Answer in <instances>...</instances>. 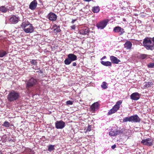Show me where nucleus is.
<instances>
[{
  "label": "nucleus",
  "instance_id": "nucleus-1",
  "mask_svg": "<svg viewBox=\"0 0 154 154\" xmlns=\"http://www.w3.org/2000/svg\"><path fill=\"white\" fill-rule=\"evenodd\" d=\"M19 97V93L16 91L13 90L9 93L8 99L10 102H11L18 99Z\"/></svg>",
  "mask_w": 154,
  "mask_h": 154
},
{
  "label": "nucleus",
  "instance_id": "nucleus-2",
  "mask_svg": "<svg viewBox=\"0 0 154 154\" xmlns=\"http://www.w3.org/2000/svg\"><path fill=\"white\" fill-rule=\"evenodd\" d=\"M143 44L146 49L152 50L154 49V44L150 39H145L143 42Z\"/></svg>",
  "mask_w": 154,
  "mask_h": 154
},
{
  "label": "nucleus",
  "instance_id": "nucleus-3",
  "mask_svg": "<svg viewBox=\"0 0 154 154\" xmlns=\"http://www.w3.org/2000/svg\"><path fill=\"white\" fill-rule=\"evenodd\" d=\"M77 59V57L73 54H70L67 55V58H66L64 61L66 65H69L71 63Z\"/></svg>",
  "mask_w": 154,
  "mask_h": 154
},
{
  "label": "nucleus",
  "instance_id": "nucleus-4",
  "mask_svg": "<svg viewBox=\"0 0 154 154\" xmlns=\"http://www.w3.org/2000/svg\"><path fill=\"white\" fill-rule=\"evenodd\" d=\"M37 83V79L33 77H32L29 80L26 81V88L28 89L29 88L33 87Z\"/></svg>",
  "mask_w": 154,
  "mask_h": 154
},
{
  "label": "nucleus",
  "instance_id": "nucleus-5",
  "mask_svg": "<svg viewBox=\"0 0 154 154\" xmlns=\"http://www.w3.org/2000/svg\"><path fill=\"white\" fill-rule=\"evenodd\" d=\"M109 21L107 19L101 21L97 24L96 26L98 29H103L106 26Z\"/></svg>",
  "mask_w": 154,
  "mask_h": 154
},
{
  "label": "nucleus",
  "instance_id": "nucleus-6",
  "mask_svg": "<svg viewBox=\"0 0 154 154\" xmlns=\"http://www.w3.org/2000/svg\"><path fill=\"white\" fill-rule=\"evenodd\" d=\"M9 20L11 24H16L19 21L20 18L16 15H13L10 18Z\"/></svg>",
  "mask_w": 154,
  "mask_h": 154
},
{
  "label": "nucleus",
  "instance_id": "nucleus-7",
  "mask_svg": "<svg viewBox=\"0 0 154 154\" xmlns=\"http://www.w3.org/2000/svg\"><path fill=\"white\" fill-rule=\"evenodd\" d=\"M65 126V122L62 120L57 121L55 123V127L57 129H62Z\"/></svg>",
  "mask_w": 154,
  "mask_h": 154
},
{
  "label": "nucleus",
  "instance_id": "nucleus-8",
  "mask_svg": "<svg viewBox=\"0 0 154 154\" xmlns=\"http://www.w3.org/2000/svg\"><path fill=\"white\" fill-rule=\"evenodd\" d=\"M113 31L115 32L119 33V35H122L125 32L124 29L119 26L115 27L113 29Z\"/></svg>",
  "mask_w": 154,
  "mask_h": 154
},
{
  "label": "nucleus",
  "instance_id": "nucleus-9",
  "mask_svg": "<svg viewBox=\"0 0 154 154\" xmlns=\"http://www.w3.org/2000/svg\"><path fill=\"white\" fill-rule=\"evenodd\" d=\"M51 29L52 30L54 34L55 35H57L58 32L61 31L60 26H57L56 24L53 26Z\"/></svg>",
  "mask_w": 154,
  "mask_h": 154
},
{
  "label": "nucleus",
  "instance_id": "nucleus-10",
  "mask_svg": "<svg viewBox=\"0 0 154 154\" xmlns=\"http://www.w3.org/2000/svg\"><path fill=\"white\" fill-rule=\"evenodd\" d=\"M152 142V140L150 138L143 140L141 141V143L143 144L149 146L153 145Z\"/></svg>",
  "mask_w": 154,
  "mask_h": 154
},
{
  "label": "nucleus",
  "instance_id": "nucleus-11",
  "mask_svg": "<svg viewBox=\"0 0 154 154\" xmlns=\"http://www.w3.org/2000/svg\"><path fill=\"white\" fill-rule=\"evenodd\" d=\"M48 16L49 20L52 21H55L57 18V15L53 12H50Z\"/></svg>",
  "mask_w": 154,
  "mask_h": 154
},
{
  "label": "nucleus",
  "instance_id": "nucleus-12",
  "mask_svg": "<svg viewBox=\"0 0 154 154\" xmlns=\"http://www.w3.org/2000/svg\"><path fill=\"white\" fill-rule=\"evenodd\" d=\"M90 30L88 27H85L83 29L79 30V32L80 34L85 35L88 33Z\"/></svg>",
  "mask_w": 154,
  "mask_h": 154
},
{
  "label": "nucleus",
  "instance_id": "nucleus-13",
  "mask_svg": "<svg viewBox=\"0 0 154 154\" xmlns=\"http://www.w3.org/2000/svg\"><path fill=\"white\" fill-rule=\"evenodd\" d=\"M37 2L36 0H34L30 4L29 8L32 10H35L37 6Z\"/></svg>",
  "mask_w": 154,
  "mask_h": 154
},
{
  "label": "nucleus",
  "instance_id": "nucleus-14",
  "mask_svg": "<svg viewBox=\"0 0 154 154\" xmlns=\"http://www.w3.org/2000/svg\"><path fill=\"white\" fill-rule=\"evenodd\" d=\"M31 24L27 20H23L22 23L20 25V26L21 28L23 30Z\"/></svg>",
  "mask_w": 154,
  "mask_h": 154
},
{
  "label": "nucleus",
  "instance_id": "nucleus-15",
  "mask_svg": "<svg viewBox=\"0 0 154 154\" xmlns=\"http://www.w3.org/2000/svg\"><path fill=\"white\" fill-rule=\"evenodd\" d=\"M131 122H139L140 121V118L137 115L131 116Z\"/></svg>",
  "mask_w": 154,
  "mask_h": 154
},
{
  "label": "nucleus",
  "instance_id": "nucleus-16",
  "mask_svg": "<svg viewBox=\"0 0 154 154\" xmlns=\"http://www.w3.org/2000/svg\"><path fill=\"white\" fill-rule=\"evenodd\" d=\"M140 94L137 92H135L132 93L131 95V99L134 100H137L140 98Z\"/></svg>",
  "mask_w": 154,
  "mask_h": 154
},
{
  "label": "nucleus",
  "instance_id": "nucleus-17",
  "mask_svg": "<svg viewBox=\"0 0 154 154\" xmlns=\"http://www.w3.org/2000/svg\"><path fill=\"white\" fill-rule=\"evenodd\" d=\"M24 32L26 33H31L33 31V27L32 25L31 24L29 25V26L26 27L23 29Z\"/></svg>",
  "mask_w": 154,
  "mask_h": 154
},
{
  "label": "nucleus",
  "instance_id": "nucleus-18",
  "mask_svg": "<svg viewBox=\"0 0 154 154\" xmlns=\"http://www.w3.org/2000/svg\"><path fill=\"white\" fill-rule=\"evenodd\" d=\"M110 58L112 62L113 63L118 64L121 61L119 60L114 56H111Z\"/></svg>",
  "mask_w": 154,
  "mask_h": 154
},
{
  "label": "nucleus",
  "instance_id": "nucleus-19",
  "mask_svg": "<svg viewBox=\"0 0 154 154\" xmlns=\"http://www.w3.org/2000/svg\"><path fill=\"white\" fill-rule=\"evenodd\" d=\"M122 103V100H119L117 102L116 104L113 107V108L115 109L116 111L119 110L120 107V105Z\"/></svg>",
  "mask_w": 154,
  "mask_h": 154
},
{
  "label": "nucleus",
  "instance_id": "nucleus-20",
  "mask_svg": "<svg viewBox=\"0 0 154 154\" xmlns=\"http://www.w3.org/2000/svg\"><path fill=\"white\" fill-rule=\"evenodd\" d=\"M99 107V104L98 102L94 103L91 106L92 110L94 111L97 110Z\"/></svg>",
  "mask_w": 154,
  "mask_h": 154
},
{
  "label": "nucleus",
  "instance_id": "nucleus-21",
  "mask_svg": "<svg viewBox=\"0 0 154 154\" xmlns=\"http://www.w3.org/2000/svg\"><path fill=\"white\" fill-rule=\"evenodd\" d=\"M132 46V44L129 41H127L124 45L125 47L128 50H130Z\"/></svg>",
  "mask_w": 154,
  "mask_h": 154
},
{
  "label": "nucleus",
  "instance_id": "nucleus-22",
  "mask_svg": "<svg viewBox=\"0 0 154 154\" xmlns=\"http://www.w3.org/2000/svg\"><path fill=\"white\" fill-rule=\"evenodd\" d=\"M153 85L152 82H145L143 83V88H148L152 87Z\"/></svg>",
  "mask_w": 154,
  "mask_h": 154
},
{
  "label": "nucleus",
  "instance_id": "nucleus-23",
  "mask_svg": "<svg viewBox=\"0 0 154 154\" xmlns=\"http://www.w3.org/2000/svg\"><path fill=\"white\" fill-rule=\"evenodd\" d=\"M101 63L103 65L106 66H111L112 65L111 63L108 61H101Z\"/></svg>",
  "mask_w": 154,
  "mask_h": 154
},
{
  "label": "nucleus",
  "instance_id": "nucleus-24",
  "mask_svg": "<svg viewBox=\"0 0 154 154\" xmlns=\"http://www.w3.org/2000/svg\"><path fill=\"white\" fill-rule=\"evenodd\" d=\"M92 11L94 13H97L100 11V8L99 6H94L93 7Z\"/></svg>",
  "mask_w": 154,
  "mask_h": 154
},
{
  "label": "nucleus",
  "instance_id": "nucleus-25",
  "mask_svg": "<svg viewBox=\"0 0 154 154\" xmlns=\"http://www.w3.org/2000/svg\"><path fill=\"white\" fill-rule=\"evenodd\" d=\"M131 122V116L129 117H126L124 118L123 120V122Z\"/></svg>",
  "mask_w": 154,
  "mask_h": 154
},
{
  "label": "nucleus",
  "instance_id": "nucleus-26",
  "mask_svg": "<svg viewBox=\"0 0 154 154\" xmlns=\"http://www.w3.org/2000/svg\"><path fill=\"white\" fill-rule=\"evenodd\" d=\"M107 83L105 82H103L102 84L101 85V88L104 89H106L107 88Z\"/></svg>",
  "mask_w": 154,
  "mask_h": 154
},
{
  "label": "nucleus",
  "instance_id": "nucleus-27",
  "mask_svg": "<svg viewBox=\"0 0 154 154\" xmlns=\"http://www.w3.org/2000/svg\"><path fill=\"white\" fill-rule=\"evenodd\" d=\"M8 9L7 8L4 6H2L1 7V11L2 12H6Z\"/></svg>",
  "mask_w": 154,
  "mask_h": 154
},
{
  "label": "nucleus",
  "instance_id": "nucleus-28",
  "mask_svg": "<svg viewBox=\"0 0 154 154\" xmlns=\"http://www.w3.org/2000/svg\"><path fill=\"white\" fill-rule=\"evenodd\" d=\"M149 55L146 54H141L139 56V58L141 59H144L146 58Z\"/></svg>",
  "mask_w": 154,
  "mask_h": 154
},
{
  "label": "nucleus",
  "instance_id": "nucleus-29",
  "mask_svg": "<svg viewBox=\"0 0 154 154\" xmlns=\"http://www.w3.org/2000/svg\"><path fill=\"white\" fill-rule=\"evenodd\" d=\"M30 63L32 65H36L37 64V60H32L30 61Z\"/></svg>",
  "mask_w": 154,
  "mask_h": 154
},
{
  "label": "nucleus",
  "instance_id": "nucleus-30",
  "mask_svg": "<svg viewBox=\"0 0 154 154\" xmlns=\"http://www.w3.org/2000/svg\"><path fill=\"white\" fill-rule=\"evenodd\" d=\"M116 111L113 108L111 109L108 112V115H110L116 112Z\"/></svg>",
  "mask_w": 154,
  "mask_h": 154
},
{
  "label": "nucleus",
  "instance_id": "nucleus-31",
  "mask_svg": "<svg viewBox=\"0 0 154 154\" xmlns=\"http://www.w3.org/2000/svg\"><path fill=\"white\" fill-rule=\"evenodd\" d=\"M2 125L8 128L9 127L10 124L7 121H5Z\"/></svg>",
  "mask_w": 154,
  "mask_h": 154
},
{
  "label": "nucleus",
  "instance_id": "nucleus-32",
  "mask_svg": "<svg viewBox=\"0 0 154 154\" xmlns=\"http://www.w3.org/2000/svg\"><path fill=\"white\" fill-rule=\"evenodd\" d=\"M54 149V146L51 145L49 146L48 148V150L49 151H51Z\"/></svg>",
  "mask_w": 154,
  "mask_h": 154
},
{
  "label": "nucleus",
  "instance_id": "nucleus-33",
  "mask_svg": "<svg viewBox=\"0 0 154 154\" xmlns=\"http://www.w3.org/2000/svg\"><path fill=\"white\" fill-rule=\"evenodd\" d=\"M7 54L6 51L4 50L1 51V57H3Z\"/></svg>",
  "mask_w": 154,
  "mask_h": 154
},
{
  "label": "nucleus",
  "instance_id": "nucleus-34",
  "mask_svg": "<svg viewBox=\"0 0 154 154\" xmlns=\"http://www.w3.org/2000/svg\"><path fill=\"white\" fill-rule=\"evenodd\" d=\"M149 68H153L154 67V63H150L147 65Z\"/></svg>",
  "mask_w": 154,
  "mask_h": 154
},
{
  "label": "nucleus",
  "instance_id": "nucleus-35",
  "mask_svg": "<svg viewBox=\"0 0 154 154\" xmlns=\"http://www.w3.org/2000/svg\"><path fill=\"white\" fill-rule=\"evenodd\" d=\"M66 103L67 105H72L73 104V102L70 100H68L66 102Z\"/></svg>",
  "mask_w": 154,
  "mask_h": 154
},
{
  "label": "nucleus",
  "instance_id": "nucleus-36",
  "mask_svg": "<svg viewBox=\"0 0 154 154\" xmlns=\"http://www.w3.org/2000/svg\"><path fill=\"white\" fill-rule=\"evenodd\" d=\"M91 125H88L86 130V131H90L91 130Z\"/></svg>",
  "mask_w": 154,
  "mask_h": 154
},
{
  "label": "nucleus",
  "instance_id": "nucleus-37",
  "mask_svg": "<svg viewBox=\"0 0 154 154\" xmlns=\"http://www.w3.org/2000/svg\"><path fill=\"white\" fill-rule=\"evenodd\" d=\"M76 26L75 25H73L70 26V28L72 30H75V29Z\"/></svg>",
  "mask_w": 154,
  "mask_h": 154
},
{
  "label": "nucleus",
  "instance_id": "nucleus-38",
  "mask_svg": "<svg viewBox=\"0 0 154 154\" xmlns=\"http://www.w3.org/2000/svg\"><path fill=\"white\" fill-rule=\"evenodd\" d=\"M123 134V131L121 130H119L117 131V134H116V135H117V134Z\"/></svg>",
  "mask_w": 154,
  "mask_h": 154
},
{
  "label": "nucleus",
  "instance_id": "nucleus-39",
  "mask_svg": "<svg viewBox=\"0 0 154 154\" xmlns=\"http://www.w3.org/2000/svg\"><path fill=\"white\" fill-rule=\"evenodd\" d=\"M36 72H38L39 73H40V74H43V70H40L39 71H37Z\"/></svg>",
  "mask_w": 154,
  "mask_h": 154
},
{
  "label": "nucleus",
  "instance_id": "nucleus-40",
  "mask_svg": "<svg viewBox=\"0 0 154 154\" xmlns=\"http://www.w3.org/2000/svg\"><path fill=\"white\" fill-rule=\"evenodd\" d=\"M72 64V66H75L77 65V64L76 62L73 63Z\"/></svg>",
  "mask_w": 154,
  "mask_h": 154
},
{
  "label": "nucleus",
  "instance_id": "nucleus-41",
  "mask_svg": "<svg viewBox=\"0 0 154 154\" xmlns=\"http://www.w3.org/2000/svg\"><path fill=\"white\" fill-rule=\"evenodd\" d=\"M116 145H113L112 146L111 148L112 149H114L116 147Z\"/></svg>",
  "mask_w": 154,
  "mask_h": 154
},
{
  "label": "nucleus",
  "instance_id": "nucleus-42",
  "mask_svg": "<svg viewBox=\"0 0 154 154\" xmlns=\"http://www.w3.org/2000/svg\"><path fill=\"white\" fill-rule=\"evenodd\" d=\"M76 21V20L74 19V20H72L71 22V23L73 24L74 23V22Z\"/></svg>",
  "mask_w": 154,
  "mask_h": 154
},
{
  "label": "nucleus",
  "instance_id": "nucleus-43",
  "mask_svg": "<svg viewBox=\"0 0 154 154\" xmlns=\"http://www.w3.org/2000/svg\"><path fill=\"white\" fill-rule=\"evenodd\" d=\"M84 0L85 1H86V2H89L91 1L92 0Z\"/></svg>",
  "mask_w": 154,
  "mask_h": 154
},
{
  "label": "nucleus",
  "instance_id": "nucleus-44",
  "mask_svg": "<svg viewBox=\"0 0 154 154\" xmlns=\"http://www.w3.org/2000/svg\"><path fill=\"white\" fill-rule=\"evenodd\" d=\"M106 57V56H104L103 57V58H102V59H105V58Z\"/></svg>",
  "mask_w": 154,
  "mask_h": 154
},
{
  "label": "nucleus",
  "instance_id": "nucleus-45",
  "mask_svg": "<svg viewBox=\"0 0 154 154\" xmlns=\"http://www.w3.org/2000/svg\"><path fill=\"white\" fill-rule=\"evenodd\" d=\"M152 41L154 43V37L152 38Z\"/></svg>",
  "mask_w": 154,
  "mask_h": 154
},
{
  "label": "nucleus",
  "instance_id": "nucleus-46",
  "mask_svg": "<svg viewBox=\"0 0 154 154\" xmlns=\"http://www.w3.org/2000/svg\"><path fill=\"white\" fill-rule=\"evenodd\" d=\"M109 135H110L111 134H112V133H111V132H109Z\"/></svg>",
  "mask_w": 154,
  "mask_h": 154
}]
</instances>
